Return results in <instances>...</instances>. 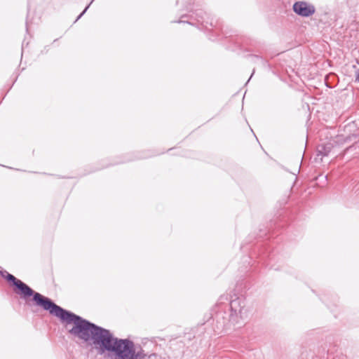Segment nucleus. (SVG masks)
I'll list each match as a JSON object with an SVG mask.
<instances>
[{
  "instance_id": "f257e3e1",
  "label": "nucleus",
  "mask_w": 359,
  "mask_h": 359,
  "mask_svg": "<svg viewBox=\"0 0 359 359\" xmlns=\"http://www.w3.org/2000/svg\"><path fill=\"white\" fill-rule=\"evenodd\" d=\"M68 332L106 359H166L156 353L148 354L130 339L116 337L109 330L81 316Z\"/></svg>"
},
{
  "instance_id": "f03ea898",
  "label": "nucleus",
  "mask_w": 359,
  "mask_h": 359,
  "mask_svg": "<svg viewBox=\"0 0 359 359\" xmlns=\"http://www.w3.org/2000/svg\"><path fill=\"white\" fill-rule=\"evenodd\" d=\"M0 275L13 287L14 292L25 301L28 307L34 306L41 307L48 311L53 316L58 318L61 322L75 325L80 316H78L57 305L51 299L36 292L27 284L6 271L0 270Z\"/></svg>"
},
{
  "instance_id": "7ed1b4c3",
  "label": "nucleus",
  "mask_w": 359,
  "mask_h": 359,
  "mask_svg": "<svg viewBox=\"0 0 359 359\" xmlns=\"http://www.w3.org/2000/svg\"><path fill=\"white\" fill-rule=\"evenodd\" d=\"M224 300L228 301L227 295H221L215 305V313L212 318L215 322V331L218 334L227 332L236 325H241L243 310L245 306L243 298L236 297L224 305Z\"/></svg>"
},
{
  "instance_id": "20e7f679",
  "label": "nucleus",
  "mask_w": 359,
  "mask_h": 359,
  "mask_svg": "<svg viewBox=\"0 0 359 359\" xmlns=\"http://www.w3.org/2000/svg\"><path fill=\"white\" fill-rule=\"evenodd\" d=\"M293 11L299 16L309 18L316 12L315 6L306 1H299L294 2L292 6Z\"/></svg>"
},
{
  "instance_id": "39448f33",
  "label": "nucleus",
  "mask_w": 359,
  "mask_h": 359,
  "mask_svg": "<svg viewBox=\"0 0 359 359\" xmlns=\"http://www.w3.org/2000/svg\"><path fill=\"white\" fill-rule=\"evenodd\" d=\"M196 20L202 25L207 27L208 25L213 26V19L210 18V15L203 10H197L195 13Z\"/></svg>"
},
{
  "instance_id": "423d86ee",
  "label": "nucleus",
  "mask_w": 359,
  "mask_h": 359,
  "mask_svg": "<svg viewBox=\"0 0 359 359\" xmlns=\"http://www.w3.org/2000/svg\"><path fill=\"white\" fill-rule=\"evenodd\" d=\"M333 148V144L332 142L322 143L317 147L318 155L323 156H327Z\"/></svg>"
},
{
  "instance_id": "0eeeda50",
  "label": "nucleus",
  "mask_w": 359,
  "mask_h": 359,
  "mask_svg": "<svg viewBox=\"0 0 359 359\" xmlns=\"http://www.w3.org/2000/svg\"><path fill=\"white\" fill-rule=\"evenodd\" d=\"M353 153V156H359V141H355L352 145L344 150V154Z\"/></svg>"
},
{
  "instance_id": "6e6552de",
  "label": "nucleus",
  "mask_w": 359,
  "mask_h": 359,
  "mask_svg": "<svg viewBox=\"0 0 359 359\" xmlns=\"http://www.w3.org/2000/svg\"><path fill=\"white\" fill-rule=\"evenodd\" d=\"M352 138L356 139L357 136L355 135H348L346 137H344L342 136H338L337 140L335 141V142L345 143L351 141Z\"/></svg>"
},
{
  "instance_id": "1a4fd4ad",
  "label": "nucleus",
  "mask_w": 359,
  "mask_h": 359,
  "mask_svg": "<svg viewBox=\"0 0 359 359\" xmlns=\"http://www.w3.org/2000/svg\"><path fill=\"white\" fill-rule=\"evenodd\" d=\"M188 16L187 15H184L181 17V19L177 21H174L173 22H177V23H187L191 25H194V24L191 22H189L188 20H184L183 18H187Z\"/></svg>"
},
{
  "instance_id": "9d476101",
  "label": "nucleus",
  "mask_w": 359,
  "mask_h": 359,
  "mask_svg": "<svg viewBox=\"0 0 359 359\" xmlns=\"http://www.w3.org/2000/svg\"><path fill=\"white\" fill-rule=\"evenodd\" d=\"M94 0H92L90 4L85 8V9L82 11V13L78 15L77 18L76 19L75 22H76L77 20H79L83 15V14L87 11V10L88 9V8L90 7V4L93 3Z\"/></svg>"
},
{
  "instance_id": "9b49d317",
  "label": "nucleus",
  "mask_w": 359,
  "mask_h": 359,
  "mask_svg": "<svg viewBox=\"0 0 359 359\" xmlns=\"http://www.w3.org/2000/svg\"><path fill=\"white\" fill-rule=\"evenodd\" d=\"M355 81L359 83V69L355 72Z\"/></svg>"
},
{
  "instance_id": "f8f14e48",
  "label": "nucleus",
  "mask_w": 359,
  "mask_h": 359,
  "mask_svg": "<svg viewBox=\"0 0 359 359\" xmlns=\"http://www.w3.org/2000/svg\"><path fill=\"white\" fill-rule=\"evenodd\" d=\"M253 57H256V58L262 59V57H259V56H258V55H254Z\"/></svg>"
},
{
  "instance_id": "ddd939ff",
  "label": "nucleus",
  "mask_w": 359,
  "mask_h": 359,
  "mask_svg": "<svg viewBox=\"0 0 359 359\" xmlns=\"http://www.w3.org/2000/svg\"><path fill=\"white\" fill-rule=\"evenodd\" d=\"M326 86L328 87V88H331V86L330 85L327 84V83H326Z\"/></svg>"
},
{
  "instance_id": "4468645a",
  "label": "nucleus",
  "mask_w": 359,
  "mask_h": 359,
  "mask_svg": "<svg viewBox=\"0 0 359 359\" xmlns=\"http://www.w3.org/2000/svg\"><path fill=\"white\" fill-rule=\"evenodd\" d=\"M130 159L126 160V161H122V163L126 162L127 161H130Z\"/></svg>"
}]
</instances>
